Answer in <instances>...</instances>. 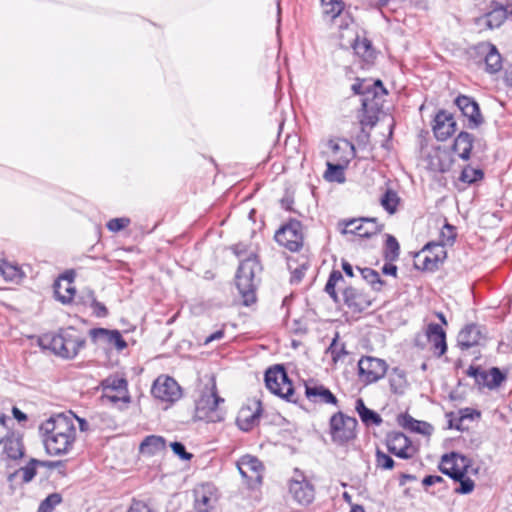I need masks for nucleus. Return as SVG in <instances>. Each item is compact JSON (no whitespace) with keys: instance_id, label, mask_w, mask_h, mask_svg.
Segmentation results:
<instances>
[{"instance_id":"obj_38","label":"nucleus","mask_w":512,"mask_h":512,"mask_svg":"<svg viewBox=\"0 0 512 512\" xmlns=\"http://www.w3.org/2000/svg\"><path fill=\"white\" fill-rule=\"evenodd\" d=\"M346 164L343 162L332 163L327 161V170L325 172V178L328 181H335L343 183L345 181L344 168Z\"/></svg>"},{"instance_id":"obj_55","label":"nucleus","mask_w":512,"mask_h":512,"mask_svg":"<svg viewBox=\"0 0 512 512\" xmlns=\"http://www.w3.org/2000/svg\"><path fill=\"white\" fill-rule=\"evenodd\" d=\"M90 308L93 309V314L96 316V317H99V318H103V317H106L107 314H108V310L107 308L105 307L104 304L100 303L97 301V299L95 300V302L90 306Z\"/></svg>"},{"instance_id":"obj_14","label":"nucleus","mask_w":512,"mask_h":512,"mask_svg":"<svg viewBox=\"0 0 512 512\" xmlns=\"http://www.w3.org/2000/svg\"><path fill=\"white\" fill-rule=\"evenodd\" d=\"M89 335L91 339L99 345L115 347L118 351H122L127 347L126 341L118 330L94 328L89 331Z\"/></svg>"},{"instance_id":"obj_43","label":"nucleus","mask_w":512,"mask_h":512,"mask_svg":"<svg viewBox=\"0 0 512 512\" xmlns=\"http://www.w3.org/2000/svg\"><path fill=\"white\" fill-rule=\"evenodd\" d=\"M455 238V227L448 223H445L440 230L439 241L436 243L443 245V247L445 248L446 246H451L454 243Z\"/></svg>"},{"instance_id":"obj_47","label":"nucleus","mask_w":512,"mask_h":512,"mask_svg":"<svg viewBox=\"0 0 512 512\" xmlns=\"http://www.w3.org/2000/svg\"><path fill=\"white\" fill-rule=\"evenodd\" d=\"M293 262H294L293 258L288 259V266L292 273L291 281L292 282H300L302 280L306 270L308 269V266H309L308 261H304L303 263H301L299 266H297L295 268H293V266H292Z\"/></svg>"},{"instance_id":"obj_56","label":"nucleus","mask_w":512,"mask_h":512,"mask_svg":"<svg viewBox=\"0 0 512 512\" xmlns=\"http://www.w3.org/2000/svg\"><path fill=\"white\" fill-rule=\"evenodd\" d=\"M128 512H155V511L142 501H134Z\"/></svg>"},{"instance_id":"obj_39","label":"nucleus","mask_w":512,"mask_h":512,"mask_svg":"<svg viewBox=\"0 0 512 512\" xmlns=\"http://www.w3.org/2000/svg\"><path fill=\"white\" fill-rule=\"evenodd\" d=\"M400 198L393 190H387L380 199L381 206L389 213L394 214L397 211Z\"/></svg>"},{"instance_id":"obj_9","label":"nucleus","mask_w":512,"mask_h":512,"mask_svg":"<svg viewBox=\"0 0 512 512\" xmlns=\"http://www.w3.org/2000/svg\"><path fill=\"white\" fill-rule=\"evenodd\" d=\"M387 368L388 366L384 360L371 356L362 357L358 362L359 377L366 384L374 383L383 378Z\"/></svg>"},{"instance_id":"obj_41","label":"nucleus","mask_w":512,"mask_h":512,"mask_svg":"<svg viewBox=\"0 0 512 512\" xmlns=\"http://www.w3.org/2000/svg\"><path fill=\"white\" fill-rule=\"evenodd\" d=\"M344 281L343 275L338 270H333L330 273L329 279L325 285V292L335 301L338 302L337 293L335 290L336 285L339 282Z\"/></svg>"},{"instance_id":"obj_12","label":"nucleus","mask_w":512,"mask_h":512,"mask_svg":"<svg viewBox=\"0 0 512 512\" xmlns=\"http://www.w3.org/2000/svg\"><path fill=\"white\" fill-rule=\"evenodd\" d=\"M237 468L247 484L254 488L262 482V463L254 456L245 455L237 462Z\"/></svg>"},{"instance_id":"obj_60","label":"nucleus","mask_w":512,"mask_h":512,"mask_svg":"<svg viewBox=\"0 0 512 512\" xmlns=\"http://www.w3.org/2000/svg\"><path fill=\"white\" fill-rule=\"evenodd\" d=\"M443 479L441 476H437V475H428L426 476L423 481H422V484L424 486H431V485H434L438 482H441Z\"/></svg>"},{"instance_id":"obj_17","label":"nucleus","mask_w":512,"mask_h":512,"mask_svg":"<svg viewBox=\"0 0 512 512\" xmlns=\"http://www.w3.org/2000/svg\"><path fill=\"white\" fill-rule=\"evenodd\" d=\"M305 395L310 402L337 405L336 396L325 386L309 382L305 384Z\"/></svg>"},{"instance_id":"obj_63","label":"nucleus","mask_w":512,"mask_h":512,"mask_svg":"<svg viewBox=\"0 0 512 512\" xmlns=\"http://www.w3.org/2000/svg\"><path fill=\"white\" fill-rule=\"evenodd\" d=\"M467 375L474 377L476 382H478V376L480 375V367L471 365L467 370Z\"/></svg>"},{"instance_id":"obj_31","label":"nucleus","mask_w":512,"mask_h":512,"mask_svg":"<svg viewBox=\"0 0 512 512\" xmlns=\"http://www.w3.org/2000/svg\"><path fill=\"white\" fill-rule=\"evenodd\" d=\"M355 409L359 414L362 422L366 425L374 424L376 426L382 423V418L379 414L365 406L364 401L361 398L356 400Z\"/></svg>"},{"instance_id":"obj_33","label":"nucleus","mask_w":512,"mask_h":512,"mask_svg":"<svg viewBox=\"0 0 512 512\" xmlns=\"http://www.w3.org/2000/svg\"><path fill=\"white\" fill-rule=\"evenodd\" d=\"M401 425L412 432H416L422 435H430L433 427L424 421H419L411 417L410 415H403L401 419Z\"/></svg>"},{"instance_id":"obj_64","label":"nucleus","mask_w":512,"mask_h":512,"mask_svg":"<svg viewBox=\"0 0 512 512\" xmlns=\"http://www.w3.org/2000/svg\"><path fill=\"white\" fill-rule=\"evenodd\" d=\"M13 416L19 421H25L27 419V416L25 413H23L20 409L17 407H13L12 409Z\"/></svg>"},{"instance_id":"obj_40","label":"nucleus","mask_w":512,"mask_h":512,"mask_svg":"<svg viewBox=\"0 0 512 512\" xmlns=\"http://www.w3.org/2000/svg\"><path fill=\"white\" fill-rule=\"evenodd\" d=\"M400 254V246L397 239L392 235H387L384 257L389 262H394L398 259Z\"/></svg>"},{"instance_id":"obj_61","label":"nucleus","mask_w":512,"mask_h":512,"mask_svg":"<svg viewBox=\"0 0 512 512\" xmlns=\"http://www.w3.org/2000/svg\"><path fill=\"white\" fill-rule=\"evenodd\" d=\"M382 271L384 274L386 275H392V276H396V273H397V267L392 264V262L390 263H386L383 268H382Z\"/></svg>"},{"instance_id":"obj_2","label":"nucleus","mask_w":512,"mask_h":512,"mask_svg":"<svg viewBox=\"0 0 512 512\" xmlns=\"http://www.w3.org/2000/svg\"><path fill=\"white\" fill-rule=\"evenodd\" d=\"M224 399L218 395L216 382L211 378L205 385L195 404V418L206 422H219L224 418L220 404Z\"/></svg>"},{"instance_id":"obj_5","label":"nucleus","mask_w":512,"mask_h":512,"mask_svg":"<svg viewBox=\"0 0 512 512\" xmlns=\"http://www.w3.org/2000/svg\"><path fill=\"white\" fill-rule=\"evenodd\" d=\"M265 384L271 393L290 402H297L292 382L289 380L288 375L282 366L276 365L266 371Z\"/></svg>"},{"instance_id":"obj_42","label":"nucleus","mask_w":512,"mask_h":512,"mask_svg":"<svg viewBox=\"0 0 512 512\" xmlns=\"http://www.w3.org/2000/svg\"><path fill=\"white\" fill-rule=\"evenodd\" d=\"M357 269L360 272L362 278L364 280H366L369 284H371V286L374 290L381 289V286L383 285V281L381 280L380 275L377 271H375L371 268L357 267Z\"/></svg>"},{"instance_id":"obj_36","label":"nucleus","mask_w":512,"mask_h":512,"mask_svg":"<svg viewBox=\"0 0 512 512\" xmlns=\"http://www.w3.org/2000/svg\"><path fill=\"white\" fill-rule=\"evenodd\" d=\"M485 25L489 29L500 27L507 18V11L503 6H497L485 14Z\"/></svg>"},{"instance_id":"obj_34","label":"nucleus","mask_w":512,"mask_h":512,"mask_svg":"<svg viewBox=\"0 0 512 512\" xmlns=\"http://www.w3.org/2000/svg\"><path fill=\"white\" fill-rule=\"evenodd\" d=\"M472 149V138L467 132H461L455 139L453 150L462 159H468Z\"/></svg>"},{"instance_id":"obj_22","label":"nucleus","mask_w":512,"mask_h":512,"mask_svg":"<svg viewBox=\"0 0 512 512\" xmlns=\"http://www.w3.org/2000/svg\"><path fill=\"white\" fill-rule=\"evenodd\" d=\"M455 104L461 110L462 114L469 119V122L477 126L480 122V113L478 103L472 98L461 95L455 100Z\"/></svg>"},{"instance_id":"obj_3","label":"nucleus","mask_w":512,"mask_h":512,"mask_svg":"<svg viewBox=\"0 0 512 512\" xmlns=\"http://www.w3.org/2000/svg\"><path fill=\"white\" fill-rule=\"evenodd\" d=\"M45 340L48 341L49 348L55 355L65 359L76 357L85 345L84 337L72 327L61 329L57 334L46 336Z\"/></svg>"},{"instance_id":"obj_26","label":"nucleus","mask_w":512,"mask_h":512,"mask_svg":"<svg viewBox=\"0 0 512 512\" xmlns=\"http://www.w3.org/2000/svg\"><path fill=\"white\" fill-rule=\"evenodd\" d=\"M486 46L488 48V52L484 58L485 71L489 74H496L500 72L503 67L502 56L495 45L487 43Z\"/></svg>"},{"instance_id":"obj_21","label":"nucleus","mask_w":512,"mask_h":512,"mask_svg":"<svg viewBox=\"0 0 512 512\" xmlns=\"http://www.w3.org/2000/svg\"><path fill=\"white\" fill-rule=\"evenodd\" d=\"M329 156L332 160L347 164L353 155V146L347 140H330L327 143Z\"/></svg>"},{"instance_id":"obj_13","label":"nucleus","mask_w":512,"mask_h":512,"mask_svg":"<svg viewBox=\"0 0 512 512\" xmlns=\"http://www.w3.org/2000/svg\"><path fill=\"white\" fill-rule=\"evenodd\" d=\"M386 446L391 454L401 459L412 458L416 453L409 438L401 432L389 433L386 437Z\"/></svg>"},{"instance_id":"obj_27","label":"nucleus","mask_w":512,"mask_h":512,"mask_svg":"<svg viewBox=\"0 0 512 512\" xmlns=\"http://www.w3.org/2000/svg\"><path fill=\"white\" fill-rule=\"evenodd\" d=\"M38 465L43 466L44 463L39 460H36V459H31L30 462L26 466L21 467L18 470H16L14 473L10 474L8 477V480L10 482H14L18 479H21V481L23 483H28L35 477L36 467Z\"/></svg>"},{"instance_id":"obj_59","label":"nucleus","mask_w":512,"mask_h":512,"mask_svg":"<svg viewBox=\"0 0 512 512\" xmlns=\"http://www.w3.org/2000/svg\"><path fill=\"white\" fill-rule=\"evenodd\" d=\"M365 79H357L356 82L351 86V89L356 95H363L364 93Z\"/></svg>"},{"instance_id":"obj_62","label":"nucleus","mask_w":512,"mask_h":512,"mask_svg":"<svg viewBox=\"0 0 512 512\" xmlns=\"http://www.w3.org/2000/svg\"><path fill=\"white\" fill-rule=\"evenodd\" d=\"M504 81L508 86L512 87V65L507 66L504 70Z\"/></svg>"},{"instance_id":"obj_15","label":"nucleus","mask_w":512,"mask_h":512,"mask_svg":"<svg viewBox=\"0 0 512 512\" xmlns=\"http://www.w3.org/2000/svg\"><path fill=\"white\" fill-rule=\"evenodd\" d=\"M432 129L437 140L445 141L456 132V121L451 113L440 110L434 118Z\"/></svg>"},{"instance_id":"obj_28","label":"nucleus","mask_w":512,"mask_h":512,"mask_svg":"<svg viewBox=\"0 0 512 512\" xmlns=\"http://www.w3.org/2000/svg\"><path fill=\"white\" fill-rule=\"evenodd\" d=\"M354 224H359L362 238H370L378 234L383 228V225L379 224L376 218L351 219L350 225Z\"/></svg>"},{"instance_id":"obj_25","label":"nucleus","mask_w":512,"mask_h":512,"mask_svg":"<svg viewBox=\"0 0 512 512\" xmlns=\"http://www.w3.org/2000/svg\"><path fill=\"white\" fill-rule=\"evenodd\" d=\"M166 441L162 436L150 435L140 444L139 450L144 455H156L165 450Z\"/></svg>"},{"instance_id":"obj_50","label":"nucleus","mask_w":512,"mask_h":512,"mask_svg":"<svg viewBox=\"0 0 512 512\" xmlns=\"http://www.w3.org/2000/svg\"><path fill=\"white\" fill-rule=\"evenodd\" d=\"M130 224L129 218H113L107 223V228L111 232H119Z\"/></svg>"},{"instance_id":"obj_1","label":"nucleus","mask_w":512,"mask_h":512,"mask_svg":"<svg viewBox=\"0 0 512 512\" xmlns=\"http://www.w3.org/2000/svg\"><path fill=\"white\" fill-rule=\"evenodd\" d=\"M45 449L49 455L68 454L76 440L74 414H57L50 417L40 426Z\"/></svg>"},{"instance_id":"obj_29","label":"nucleus","mask_w":512,"mask_h":512,"mask_svg":"<svg viewBox=\"0 0 512 512\" xmlns=\"http://www.w3.org/2000/svg\"><path fill=\"white\" fill-rule=\"evenodd\" d=\"M321 6L324 17L332 22L341 17L345 9V3L342 0H321Z\"/></svg>"},{"instance_id":"obj_6","label":"nucleus","mask_w":512,"mask_h":512,"mask_svg":"<svg viewBox=\"0 0 512 512\" xmlns=\"http://www.w3.org/2000/svg\"><path fill=\"white\" fill-rule=\"evenodd\" d=\"M357 420L342 412L335 413L329 423L330 434L333 442L343 444L355 437Z\"/></svg>"},{"instance_id":"obj_19","label":"nucleus","mask_w":512,"mask_h":512,"mask_svg":"<svg viewBox=\"0 0 512 512\" xmlns=\"http://www.w3.org/2000/svg\"><path fill=\"white\" fill-rule=\"evenodd\" d=\"M343 301L354 312H362L372 303L366 294L352 287L344 289Z\"/></svg>"},{"instance_id":"obj_45","label":"nucleus","mask_w":512,"mask_h":512,"mask_svg":"<svg viewBox=\"0 0 512 512\" xmlns=\"http://www.w3.org/2000/svg\"><path fill=\"white\" fill-rule=\"evenodd\" d=\"M62 498L60 494L53 493L47 496L40 504L38 512H52L55 506L60 504Z\"/></svg>"},{"instance_id":"obj_58","label":"nucleus","mask_w":512,"mask_h":512,"mask_svg":"<svg viewBox=\"0 0 512 512\" xmlns=\"http://www.w3.org/2000/svg\"><path fill=\"white\" fill-rule=\"evenodd\" d=\"M371 47V44L368 40L366 39H363V40H357L355 45H354V49L356 51V53L360 54V53H366Z\"/></svg>"},{"instance_id":"obj_53","label":"nucleus","mask_w":512,"mask_h":512,"mask_svg":"<svg viewBox=\"0 0 512 512\" xmlns=\"http://www.w3.org/2000/svg\"><path fill=\"white\" fill-rule=\"evenodd\" d=\"M79 300L83 305L90 307L96 300L94 291L91 289L83 290L79 296Z\"/></svg>"},{"instance_id":"obj_46","label":"nucleus","mask_w":512,"mask_h":512,"mask_svg":"<svg viewBox=\"0 0 512 512\" xmlns=\"http://www.w3.org/2000/svg\"><path fill=\"white\" fill-rule=\"evenodd\" d=\"M5 452L11 459L21 458L24 454L22 444L18 440H10L5 444Z\"/></svg>"},{"instance_id":"obj_35","label":"nucleus","mask_w":512,"mask_h":512,"mask_svg":"<svg viewBox=\"0 0 512 512\" xmlns=\"http://www.w3.org/2000/svg\"><path fill=\"white\" fill-rule=\"evenodd\" d=\"M64 284L62 282H56L55 284V295L57 299L63 304L70 303L75 295V287L71 280L65 278Z\"/></svg>"},{"instance_id":"obj_57","label":"nucleus","mask_w":512,"mask_h":512,"mask_svg":"<svg viewBox=\"0 0 512 512\" xmlns=\"http://www.w3.org/2000/svg\"><path fill=\"white\" fill-rule=\"evenodd\" d=\"M459 413H460V417H459L460 423H463L467 419H473L474 416H480V412L473 410V409H469V408L462 409V410H460Z\"/></svg>"},{"instance_id":"obj_54","label":"nucleus","mask_w":512,"mask_h":512,"mask_svg":"<svg viewBox=\"0 0 512 512\" xmlns=\"http://www.w3.org/2000/svg\"><path fill=\"white\" fill-rule=\"evenodd\" d=\"M351 223V219L348 220V221H343L340 225H344L343 229L341 230V232L343 234H354V235H357L359 237H361V231L359 230L360 227H359V224H354V225H350Z\"/></svg>"},{"instance_id":"obj_10","label":"nucleus","mask_w":512,"mask_h":512,"mask_svg":"<svg viewBox=\"0 0 512 512\" xmlns=\"http://www.w3.org/2000/svg\"><path fill=\"white\" fill-rule=\"evenodd\" d=\"M151 393L161 401L173 403L180 399L181 388L173 378L159 376L153 383Z\"/></svg>"},{"instance_id":"obj_23","label":"nucleus","mask_w":512,"mask_h":512,"mask_svg":"<svg viewBox=\"0 0 512 512\" xmlns=\"http://www.w3.org/2000/svg\"><path fill=\"white\" fill-rule=\"evenodd\" d=\"M480 340V328L476 324L467 325L457 337V342L462 350H468L477 346Z\"/></svg>"},{"instance_id":"obj_30","label":"nucleus","mask_w":512,"mask_h":512,"mask_svg":"<svg viewBox=\"0 0 512 512\" xmlns=\"http://www.w3.org/2000/svg\"><path fill=\"white\" fill-rule=\"evenodd\" d=\"M260 411H251L250 408H242L237 417V424L243 431H249L258 421Z\"/></svg>"},{"instance_id":"obj_32","label":"nucleus","mask_w":512,"mask_h":512,"mask_svg":"<svg viewBox=\"0 0 512 512\" xmlns=\"http://www.w3.org/2000/svg\"><path fill=\"white\" fill-rule=\"evenodd\" d=\"M363 90H364V93L362 96H364V98L362 99V106L364 107L365 110L368 107V101H369L370 96L378 97L379 95L386 94V90H385L381 80L373 81L370 79H365V85H364Z\"/></svg>"},{"instance_id":"obj_4","label":"nucleus","mask_w":512,"mask_h":512,"mask_svg":"<svg viewBox=\"0 0 512 512\" xmlns=\"http://www.w3.org/2000/svg\"><path fill=\"white\" fill-rule=\"evenodd\" d=\"M257 270H259V264L256 257H248L240 262L236 274V286L246 306L256 300L255 273Z\"/></svg>"},{"instance_id":"obj_51","label":"nucleus","mask_w":512,"mask_h":512,"mask_svg":"<svg viewBox=\"0 0 512 512\" xmlns=\"http://www.w3.org/2000/svg\"><path fill=\"white\" fill-rule=\"evenodd\" d=\"M457 481L460 483L459 486L455 488V492L457 493L468 494L474 488V482L470 478L465 477V473H463V478Z\"/></svg>"},{"instance_id":"obj_18","label":"nucleus","mask_w":512,"mask_h":512,"mask_svg":"<svg viewBox=\"0 0 512 512\" xmlns=\"http://www.w3.org/2000/svg\"><path fill=\"white\" fill-rule=\"evenodd\" d=\"M439 469L453 480H459L463 478L464 473L463 458L456 453L445 454L442 456Z\"/></svg>"},{"instance_id":"obj_8","label":"nucleus","mask_w":512,"mask_h":512,"mask_svg":"<svg viewBox=\"0 0 512 512\" xmlns=\"http://www.w3.org/2000/svg\"><path fill=\"white\" fill-rule=\"evenodd\" d=\"M447 257L446 249L441 244L430 242L416 255V266L427 271H434Z\"/></svg>"},{"instance_id":"obj_48","label":"nucleus","mask_w":512,"mask_h":512,"mask_svg":"<svg viewBox=\"0 0 512 512\" xmlns=\"http://www.w3.org/2000/svg\"><path fill=\"white\" fill-rule=\"evenodd\" d=\"M327 352L331 354L334 361L339 360L342 356L347 354L344 344L338 342V334H336V337L328 347Z\"/></svg>"},{"instance_id":"obj_20","label":"nucleus","mask_w":512,"mask_h":512,"mask_svg":"<svg viewBox=\"0 0 512 512\" xmlns=\"http://www.w3.org/2000/svg\"><path fill=\"white\" fill-rule=\"evenodd\" d=\"M289 491L300 504L307 505L314 499V487L307 480H292Z\"/></svg>"},{"instance_id":"obj_24","label":"nucleus","mask_w":512,"mask_h":512,"mask_svg":"<svg viewBox=\"0 0 512 512\" xmlns=\"http://www.w3.org/2000/svg\"><path fill=\"white\" fill-rule=\"evenodd\" d=\"M507 380V373L498 367H492L487 371H482V387L489 390L499 389Z\"/></svg>"},{"instance_id":"obj_49","label":"nucleus","mask_w":512,"mask_h":512,"mask_svg":"<svg viewBox=\"0 0 512 512\" xmlns=\"http://www.w3.org/2000/svg\"><path fill=\"white\" fill-rule=\"evenodd\" d=\"M394 464V460L389 455L379 449L376 451V466L378 468L390 470L394 467Z\"/></svg>"},{"instance_id":"obj_52","label":"nucleus","mask_w":512,"mask_h":512,"mask_svg":"<svg viewBox=\"0 0 512 512\" xmlns=\"http://www.w3.org/2000/svg\"><path fill=\"white\" fill-rule=\"evenodd\" d=\"M170 446L174 454L179 456L182 460H190L192 458V454L186 451L185 446L181 442H172Z\"/></svg>"},{"instance_id":"obj_37","label":"nucleus","mask_w":512,"mask_h":512,"mask_svg":"<svg viewBox=\"0 0 512 512\" xmlns=\"http://www.w3.org/2000/svg\"><path fill=\"white\" fill-rule=\"evenodd\" d=\"M0 273L6 281L14 283H18L24 276L18 265L7 261L0 263Z\"/></svg>"},{"instance_id":"obj_16","label":"nucleus","mask_w":512,"mask_h":512,"mask_svg":"<svg viewBox=\"0 0 512 512\" xmlns=\"http://www.w3.org/2000/svg\"><path fill=\"white\" fill-rule=\"evenodd\" d=\"M426 336L431 345L433 354L441 357L447 351L446 333L443 328L436 323H430L426 329Z\"/></svg>"},{"instance_id":"obj_7","label":"nucleus","mask_w":512,"mask_h":512,"mask_svg":"<svg viewBox=\"0 0 512 512\" xmlns=\"http://www.w3.org/2000/svg\"><path fill=\"white\" fill-rule=\"evenodd\" d=\"M303 239V226L296 219L288 221L275 234V240L292 252H296L302 247Z\"/></svg>"},{"instance_id":"obj_11","label":"nucleus","mask_w":512,"mask_h":512,"mask_svg":"<svg viewBox=\"0 0 512 512\" xmlns=\"http://www.w3.org/2000/svg\"><path fill=\"white\" fill-rule=\"evenodd\" d=\"M102 399L111 403L129 402L127 381L123 377L110 376L103 380Z\"/></svg>"},{"instance_id":"obj_44","label":"nucleus","mask_w":512,"mask_h":512,"mask_svg":"<svg viewBox=\"0 0 512 512\" xmlns=\"http://www.w3.org/2000/svg\"><path fill=\"white\" fill-rule=\"evenodd\" d=\"M389 382L393 392H402L406 383L404 372L398 368H394L390 374Z\"/></svg>"}]
</instances>
